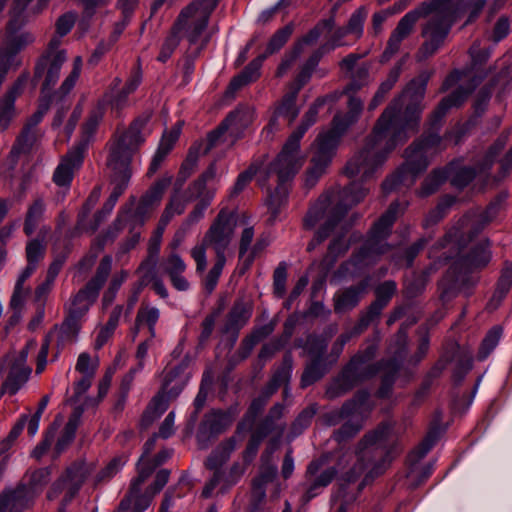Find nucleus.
I'll list each match as a JSON object with an SVG mask.
<instances>
[{"instance_id":"nucleus-1","label":"nucleus","mask_w":512,"mask_h":512,"mask_svg":"<svg viewBox=\"0 0 512 512\" xmlns=\"http://www.w3.org/2000/svg\"><path fill=\"white\" fill-rule=\"evenodd\" d=\"M430 77L431 72H421L390 101L365 137L363 146L348 160L345 166L348 176L361 175L362 182L370 180L389 155L417 133Z\"/></svg>"},{"instance_id":"nucleus-2","label":"nucleus","mask_w":512,"mask_h":512,"mask_svg":"<svg viewBox=\"0 0 512 512\" xmlns=\"http://www.w3.org/2000/svg\"><path fill=\"white\" fill-rule=\"evenodd\" d=\"M500 202L496 199L480 213H467L443 237L440 247H449L445 260L453 259V262L438 283L441 301L448 302L456 297L459 290L470 282L468 274L490 262L489 241L483 239L473 243V239L496 218Z\"/></svg>"},{"instance_id":"nucleus-3","label":"nucleus","mask_w":512,"mask_h":512,"mask_svg":"<svg viewBox=\"0 0 512 512\" xmlns=\"http://www.w3.org/2000/svg\"><path fill=\"white\" fill-rule=\"evenodd\" d=\"M429 17L422 25L421 36L424 39L415 54L418 62L432 57L444 45L454 23L452 0H426L415 9L407 12L391 32L381 62L389 61L400 49L403 40L414 31L420 18Z\"/></svg>"},{"instance_id":"nucleus-4","label":"nucleus","mask_w":512,"mask_h":512,"mask_svg":"<svg viewBox=\"0 0 512 512\" xmlns=\"http://www.w3.org/2000/svg\"><path fill=\"white\" fill-rule=\"evenodd\" d=\"M471 91L472 89L458 87L439 102L429 118L430 130L405 149V163L383 181L381 187L385 194L392 192L400 184L412 185L415 178L427 169L429 165L428 154L436 151L442 142V138L438 134L442 119L449 109L462 105Z\"/></svg>"},{"instance_id":"nucleus-5","label":"nucleus","mask_w":512,"mask_h":512,"mask_svg":"<svg viewBox=\"0 0 512 512\" xmlns=\"http://www.w3.org/2000/svg\"><path fill=\"white\" fill-rule=\"evenodd\" d=\"M368 192L369 188L365 187L362 182L354 181L341 190H332L320 195L307 211L303 219V227L311 230L320 220L325 219V222L308 243L307 250L310 252L324 242L348 210L362 201Z\"/></svg>"},{"instance_id":"nucleus-6","label":"nucleus","mask_w":512,"mask_h":512,"mask_svg":"<svg viewBox=\"0 0 512 512\" xmlns=\"http://www.w3.org/2000/svg\"><path fill=\"white\" fill-rule=\"evenodd\" d=\"M151 116V111L142 113L131 123L129 129L110 145L106 165L110 170L109 179L112 191L99 210L106 216L112 212L118 199L129 185L132 176L130 167L132 157L144 141L141 131L149 122Z\"/></svg>"},{"instance_id":"nucleus-7","label":"nucleus","mask_w":512,"mask_h":512,"mask_svg":"<svg viewBox=\"0 0 512 512\" xmlns=\"http://www.w3.org/2000/svg\"><path fill=\"white\" fill-rule=\"evenodd\" d=\"M304 133L295 129L284 143L282 150L272 161L264 173L259 176L258 183L264 187L272 176L277 177V186L272 191L268 189L266 204L270 217L268 221L274 223L278 218L282 206L286 203L289 189L287 183L291 181L302 166V159L299 158L300 141Z\"/></svg>"},{"instance_id":"nucleus-8","label":"nucleus","mask_w":512,"mask_h":512,"mask_svg":"<svg viewBox=\"0 0 512 512\" xmlns=\"http://www.w3.org/2000/svg\"><path fill=\"white\" fill-rule=\"evenodd\" d=\"M392 430L393 425L390 422H382L361 438L355 451L356 462L340 478L342 482L340 493L343 491L345 484L355 483L370 466L371 468L358 486L359 492L385 471L387 466L385 456L387 453L382 444L388 439Z\"/></svg>"},{"instance_id":"nucleus-9","label":"nucleus","mask_w":512,"mask_h":512,"mask_svg":"<svg viewBox=\"0 0 512 512\" xmlns=\"http://www.w3.org/2000/svg\"><path fill=\"white\" fill-rule=\"evenodd\" d=\"M398 209V202L390 204L387 211L370 229L364 244L339 266L337 270L339 277L355 278L360 276L366 269L376 264L382 255L391 250L392 247L386 242V239L397 218Z\"/></svg>"},{"instance_id":"nucleus-10","label":"nucleus","mask_w":512,"mask_h":512,"mask_svg":"<svg viewBox=\"0 0 512 512\" xmlns=\"http://www.w3.org/2000/svg\"><path fill=\"white\" fill-rule=\"evenodd\" d=\"M378 349L372 341L359 349L327 384L324 397L328 400L340 398L360 384L371 380L380 372L381 363L372 362Z\"/></svg>"},{"instance_id":"nucleus-11","label":"nucleus","mask_w":512,"mask_h":512,"mask_svg":"<svg viewBox=\"0 0 512 512\" xmlns=\"http://www.w3.org/2000/svg\"><path fill=\"white\" fill-rule=\"evenodd\" d=\"M235 229L234 214L226 208L221 209L205 232L201 243L191 249V257L196 263L197 273L202 274L206 269L207 249L214 251L216 258L226 259V253L232 244Z\"/></svg>"},{"instance_id":"nucleus-12","label":"nucleus","mask_w":512,"mask_h":512,"mask_svg":"<svg viewBox=\"0 0 512 512\" xmlns=\"http://www.w3.org/2000/svg\"><path fill=\"white\" fill-rule=\"evenodd\" d=\"M219 0H195L186 6L178 15L172 29L176 34L187 40L188 48L200 46L210 34H204L209 23L210 16L216 8Z\"/></svg>"},{"instance_id":"nucleus-13","label":"nucleus","mask_w":512,"mask_h":512,"mask_svg":"<svg viewBox=\"0 0 512 512\" xmlns=\"http://www.w3.org/2000/svg\"><path fill=\"white\" fill-rule=\"evenodd\" d=\"M112 263L113 259L110 255L102 257L91 279L64 305L65 313L80 319L86 315L98 299L99 293L112 271Z\"/></svg>"},{"instance_id":"nucleus-14","label":"nucleus","mask_w":512,"mask_h":512,"mask_svg":"<svg viewBox=\"0 0 512 512\" xmlns=\"http://www.w3.org/2000/svg\"><path fill=\"white\" fill-rule=\"evenodd\" d=\"M92 471V465L87 464L84 460L74 461L65 469L64 473L53 482L46 494L47 499L52 501L65 491L63 497L64 504H69L78 494Z\"/></svg>"},{"instance_id":"nucleus-15","label":"nucleus","mask_w":512,"mask_h":512,"mask_svg":"<svg viewBox=\"0 0 512 512\" xmlns=\"http://www.w3.org/2000/svg\"><path fill=\"white\" fill-rule=\"evenodd\" d=\"M170 478L169 469H160L153 482L143 491L142 486L133 489L130 484L129 489L123 499L120 501L115 512H144L152 503L154 497L166 486Z\"/></svg>"},{"instance_id":"nucleus-16","label":"nucleus","mask_w":512,"mask_h":512,"mask_svg":"<svg viewBox=\"0 0 512 512\" xmlns=\"http://www.w3.org/2000/svg\"><path fill=\"white\" fill-rule=\"evenodd\" d=\"M324 463V459H315L306 468L304 480L300 484V487L304 490L301 497L304 504L318 496L337 476L338 471L335 467H328L320 471Z\"/></svg>"},{"instance_id":"nucleus-17","label":"nucleus","mask_w":512,"mask_h":512,"mask_svg":"<svg viewBox=\"0 0 512 512\" xmlns=\"http://www.w3.org/2000/svg\"><path fill=\"white\" fill-rule=\"evenodd\" d=\"M508 136L501 135L497 140L490 146L483 161L476 167H461L451 175V185L458 189H463L468 186L477 174L486 173L492 167L495 159L502 152L507 144Z\"/></svg>"},{"instance_id":"nucleus-18","label":"nucleus","mask_w":512,"mask_h":512,"mask_svg":"<svg viewBox=\"0 0 512 512\" xmlns=\"http://www.w3.org/2000/svg\"><path fill=\"white\" fill-rule=\"evenodd\" d=\"M66 61L65 51L46 52L36 63L33 81L45 76L42 92L51 90L60 77V70Z\"/></svg>"},{"instance_id":"nucleus-19","label":"nucleus","mask_w":512,"mask_h":512,"mask_svg":"<svg viewBox=\"0 0 512 512\" xmlns=\"http://www.w3.org/2000/svg\"><path fill=\"white\" fill-rule=\"evenodd\" d=\"M252 312V303L243 298L237 299L233 303L221 328L222 334L229 337L231 347L235 345L241 329L249 322Z\"/></svg>"},{"instance_id":"nucleus-20","label":"nucleus","mask_w":512,"mask_h":512,"mask_svg":"<svg viewBox=\"0 0 512 512\" xmlns=\"http://www.w3.org/2000/svg\"><path fill=\"white\" fill-rule=\"evenodd\" d=\"M191 359L186 355L177 365L163 371L162 391L167 398L175 399L187 385L191 374L188 371Z\"/></svg>"},{"instance_id":"nucleus-21","label":"nucleus","mask_w":512,"mask_h":512,"mask_svg":"<svg viewBox=\"0 0 512 512\" xmlns=\"http://www.w3.org/2000/svg\"><path fill=\"white\" fill-rule=\"evenodd\" d=\"M172 177H163L157 180L141 197L133 217L141 225L150 216L152 211L160 204L165 190L171 184Z\"/></svg>"},{"instance_id":"nucleus-22","label":"nucleus","mask_w":512,"mask_h":512,"mask_svg":"<svg viewBox=\"0 0 512 512\" xmlns=\"http://www.w3.org/2000/svg\"><path fill=\"white\" fill-rule=\"evenodd\" d=\"M85 155V143L80 146H73L62 158L57 166L53 181L60 187H68L73 179L75 170L79 169L83 163Z\"/></svg>"},{"instance_id":"nucleus-23","label":"nucleus","mask_w":512,"mask_h":512,"mask_svg":"<svg viewBox=\"0 0 512 512\" xmlns=\"http://www.w3.org/2000/svg\"><path fill=\"white\" fill-rule=\"evenodd\" d=\"M187 265L183 258L175 251L163 257L159 264L162 275L167 276L171 285L178 291H187L190 287L189 281L183 275Z\"/></svg>"},{"instance_id":"nucleus-24","label":"nucleus","mask_w":512,"mask_h":512,"mask_svg":"<svg viewBox=\"0 0 512 512\" xmlns=\"http://www.w3.org/2000/svg\"><path fill=\"white\" fill-rule=\"evenodd\" d=\"M50 0H12L8 10V21L14 26L26 25L40 15Z\"/></svg>"},{"instance_id":"nucleus-25","label":"nucleus","mask_w":512,"mask_h":512,"mask_svg":"<svg viewBox=\"0 0 512 512\" xmlns=\"http://www.w3.org/2000/svg\"><path fill=\"white\" fill-rule=\"evenodd\" d=\"M370 393L366 389L358 390L352 398L346 400L339 409L323 415V422L327 426H336L344 419L357 414L367 403Z\"/></svg>"},{"instance_id":"nucleus-26","label":"nucleus","mask_w":512,"mask_h":512,"mask_svg":"<svg viewBox=\"0 0 512 512\" xmlns=\"http://www.w3.org/2000/svg\"><path fill=\"white\" fill-rule=\"evenodd\" d=\"M34 499L27 492L24 482L15 488H5L0 493V512H23L34 504Z\"/></svg>"},{"instance_id":"nucleus-27","label":"nucleus","mask_w":512,"mask_h":512,"mask_svg":"<svg viewBox=\"0 0 512 512\" xmlns=\"http://www.w3.org/2000/svg\"><path fill=\"white\" fill-rule=\"evenodd\" d=\"M367 288L368 279H364L356 285H351L335 293L333 297L335 313H346L357 307L367 293Z\"/></svg>"},{"instance_id":"nucleus-28","label":"nucleus","mask_w":512,"mask_h":512,"mask_svg":"<svg viewBox=\"0 0 512 512\" xmlns=\"http://www.w3.org/2000/svg\"><path fill=\"white\" fill-rule=\"evenodd\" d=\"M27 81L22 75L13 83L0 100V129L5 130L15 116V100L21 94Z\"/></svg>"},{"instance_id":"nucleus-29","label":"nucleus","mask_w":512,"mask_h":512,"mask_svg":"<svg viewBox=\"0 0 512 512\" xmlns=\"http://www.w3.org/2000/svg\"><path fill=\"white\" fill-rule=\"evenodd\" d=\"M41 138L42 133L40 130H30L22 127L9 153L8 158L10 162L15 165L20 155L31 153L37 147Z\"/></svg>"},{"instance_id":"nucleus-30","label":"nucleus","mask_w":512,"mask_h":512,"mask_svg":"<svg viewBox=\"0 0 512 512\" xmlns=\"http://www.w3.org/2000/svg\"><path fill=\"white\" fill-rule=\"evenodd\" d=\"M343 135L344 133H340L338 129H335L334 124H332L330 130L320 133L317 136L315 140L316 151L313 157L323 161V163L330 164L340 138Z\"/></svg>"},{"instance_id":"nucleus-31","label":"nucleus","mask_w":512,"mask_h":512,"mask_svg":"<svg viewBox=\"0 0 512 512\" xmlns=\"http://www.w3.org/2000/svg\"><path fill=\"white\" fill-rule=\"evenodd\" d=\"M233 420L234 416L231 412L215 410L207 413L199 426L198 436L201 434L219 435L232 425Z\"/></svg>"},{"instance_id":"nucleus-32","label":"nucleus","mask_w":512,"mask_h":512,"mask_svg":"<svg viewBox=\"0 0 512 512\" xmlns=\"http://www.w3.org/2000/svg\"><path fill=\"white\" fill-rule=\"evenodd\" d=\"M380 371H383L381 376L380 387L376 392V397L380 399H387L391 396L397 374L401 368L400 360L391 358L387 360H380Z\"/></svg>"},{"instance_id":"nucleus-33","label":"nucleus","mask_w":512,"mask_h":512,"mask_svg":"<svg viewBox=\"0 0 512 512\" xmlns=\"http://www.w3.org/2000/svg\"><path fill=\"white\" fill-rule=\"evenodd\" d=\"M364 108L363 101L357 96H351L347 101V112L334 115L332 124L340 133H345L360 118Z\"/></svg>"},{"instance_id":"nucleus-34","label":"nucleus","mask_w":512,"mask_h":512,"mask_svg":"<svg viewBox=\"0 0 512 512\" xmlns=\"http://www.w3.org/2000/svg\"><path fill=\"white\" fill-rule=\"evenodd\" d=\"M266 58L267 54H261L253 59L241 73L232 78L227 93L234 94L245 85L256 81L260 77V69Z\"/></svg>"},{"instance_id":"nucleus-35","label":"nucleus","mask_w":512,"mask_h":512,"mask_svg":"<svg viewBox=\"0 0 512 512\" xmlns=\"http://www.w3.org/2000/svg\"><path fill=\"white\" fill-rule=\"evenodd\" d=\"M326 54V46H320L316 49L306 60V62L300 67L298 74L294 81L290 85V89L299 92L304 85H306L318 66L321 58Z\"/></svg>"},{"instance_id":"nucleus-36","label":"nucleus","mask_w":512,"mask_h":512,"mask_svg":"<svg viewBox=\"0 0 512 512\" xmlns=\"http://www.w3.org/2000/svg\"><path fill=\"white\" fill-rule=\"evenodd\" d=\"M52 469L50 467H42L26 472L24 485L27 492L35 500L47 486L51 480Z\"/></svg>"},{"instance_id":"nucleus-37","label":"nucleus","mask_w":512,"mask_h":512,"mask_svg":"<svg viewBox=\"0 0 512 512\" xmlns=\"http://www.w3.org/2000/svg\"><path fill=\"white\" fill-rule=\"evenodd\" d=\"M82 413L83 409L81 407H77L69 416L68 421L65 424L61 435L55 444V452L57 455L63 453L74 441L76 431L81 421Z\"/></svg>"},{"instance_id":"nucleus-38","label":"nucleus","mask_w":512,"mask_h":512,"mask_svg":"<svg viewBox=\"0 0 512 512\" xmlns=\"http://www.w3.org/2000/svg\"><path fill=\"white\" fill-rule=\"evenodd\" d=\"M285 406L282 403H275L268 411L266 416L258 423L256 429L268 436L272 432H277L279 436L283 434L286 429L284 423L278 421L284 416Z\"/></svg>"},{"instance_id":"nucleus-39","label":"nucleus","mask_w":512,"mask_h":512,"mask_svg":"<svg viewBox=\"0 0 512 512\" xmlns=\"http://www.w3.org/2000/svg\"><path fill=\"white\" fill-rule=\"evenodd\" d=\"M512 286V262H506L501 270L500 277L496 284V289L487 304V308L491 311L497 309L502 300L508 294Z\"/></svg>"},{"instance_id":"nucleus-40","label":"nucleus","mask_w":512,"mask_h":512,"mask_svg":"<svg viewBox=\"0 0 512 512\" xmlns=\"http://www.w3.org/2000/svg\"><path fill=\"white\" fill-rule=\"evenodd\" d=\"M254 119V108L247 105H239L231 111L223 122L234 133L247 128Z\"/></svg>"},{"instance_id":"nucleus-41","label":"nucleus","mask_w":512,"mask_h":512,"mask_svg":"<svg viewBox=\"0 0 512 512\" xmlns=\"http://www.w3.org/2000/svg\"><path fill=\"white\" fill-rule=\"evenodd\" d=\"M167 394L162 389L152 398L147 408L145 409L142 418L141 425L144 428L149 427L156 419H158L168 408L169 398H166Z\"/></svg>"},{"instance_id":"nucleus-42","label":"nucleus","mask_w":512,"mask_h":512,"mask_svg":"<svg viewBox=\"0 0 512 512\" xmlns=\"http://www.w3.org/2000/svg\"><path fill=\"white\" fill-rule=\"evenodd\" d=\"M330 366L326 361H319L318 359H311L303 370L300 379V387L305 389L312 384L322 379L330 370Z\"/></svg>"},{"instance_id":"nucleus-43","label":"nucleus","mask_w":512,"mask_h":512,"mask_svg":"<svg viewBox=\"0 0 512 512\" xmlns=\"http://www.w3.org/2000/svg\"><path fill=\"white\" fill-rule=\"evenodd\" d=\"M81 320L73 315L65 313V318L58 330L57 346L63 347L67 343L76 341L81 328Z\"/></svg>"},{"instance_id":"nucleus-44","label":"nucleus","mask_w":512,"mask_h":512,"mask_svg":"<svg viewBox=\"0 0 512 512\" xmlns=\"http://www.w3.org/2000/svg\"><path fill=\"white\" fill-rule=\"evenodd\" d=\"M45 210L46 204L42 197L35 198L29 205L23 227V231L27 236H31L35 232L43 218Z\"/></svg>"},{"instance_id":"nucleus-45","label":"nucleus","mask_w":512,"mask_h":512,"mask_svg":"<svg viewBox=\"0 0 512 512\" xmlns=\"http://www.w3.org/2000/svg\"><path fill=\"white\" fill-rule=\"evenodd\" d=\"M31 367H20L13 364L9 365L5 379V388L10 390V395H15L28 381L31 375Z\"/></svg>"},{"instance_id":"nucleus-46","label":"nucleus","mask_w":512,"mask_h":512,"mask_svg":"<svg viewBox=\"0 0 512 512\" xmlns=\"http://www.w3.org/2000/svg\"><path fill=\"white\" fill-rule=\"evenodd\" d=\"M401 66L397 65L392 68L386 78L378 87L376 93L368 104V110L374 111L384 100L389 91L394 87L399 79Z\"/></svg>"},{"instance_id":"nucleus-47","label":"nucleus","mask_w":512,"mask_h":512,"mask_svg":"<svg viewBox=\"0 0 512 512\" xmlns=\"http://www.w3.org/2000/svg\"><path fill=\"white\" fill-rule=\"evenodd\" d=\"M201 149V143L195 144L192 147H190L187 156L183 163L181 164V167L179 169L177 179H176V186L178 189H180L183 184L186 182V180L193 174L197 167V163L199 160V153Z\"/></svg>"},{"instance_id":"nucleus-48","label":"nucleus","mask_w":512,"mask_h":512,"mask_svg":"<svg viewBox=\"0 0 512 512\" xmlns=\"http://www.w3.org/2000/svg\"><path fill=\"white\" fill-rule=\"evenodd\" d=\"M349 249V244L342 236L334 238L327 249V253L321 260V267L325 272H328L336 263L337 259L344 255Z\"/></svg>"},{"instance_id":"nucleus-49","label":"nucleus","mask_w":512,"mask_h":512,"mask_svg":"<svg viewBox=\"0 0 512 512\" xmlns=\"http://www.w3.org/2000/svg\"><path fill=\"white\" fill-rule=\"evenodd\" d=\"M298 93L299 92L290 89V91L283 96L279 106L275 110L276 115L287 119L289 125L295 121L300 112V109L296 105Z\"/></svg>"},{"instance_id":"nucleus-50","label":"nucleus","mask_w":512,"mask_h":512,"mask_svg":"<svg viewBox=\"0 0 512 512\" xmlns=\"http://www.w3.org/2000/svg\"><path fill=\"white\" fill-rule=\"evenodd\" d=\"M293 370V357L291 352H286L280 365L275 369L270 381L277 385L288 386L291 380Z\"/></svg>"},{"instance_id":"nucleus-51","label":"nucleus","mask_w":512,"mask_h":512,"mask_svg":"<svg viewBox=\"0 0 512 512\" xmlns=\"http://www.w3.org/2000/svg\"><path fill=\"white\" fill-rule=\"evenodd\" d=\"M335 27V22L333 17H329L327 19L320 20L312 29H310L302 38H300L294 44H300L301 50L304 51L305 45H312L318 41L321 37L322 33L327 30L331 31Z\"/></svg>"},{"instance_id":"nucleus-52","label":"nucleus","mask_w":512,"mask_h":512,"mask_svg":"<svg viewBox=\"0 0 512 512\" xmlns=\"http://www.w3.org/2000/svg\"><path fill=\"white\" fill-rule=\"evenodd\" d=\"M160 317V311L156 307L152 306H144L138 309L136 315V326L141 327V325H146L149 330L150 338L155 337V326Z\"/></svg>"},{"instance_id":"nucleus-53","label":"nucleus","mask_w":512,"mask_h":512,"mask_svg":"<svg viewBox=\"0 0 512 512\" xmlns=\"http://www.w3.org/2000/svg\"><path fill=\"white\" fill-rule=\"evenodd\" d=\"M450 171L446 169H435L431 174L424 180L420 188L419 194L422 197L429 196L435 193L439 187L449 177Z\"/></svg>"},{"instance_id":"nucleus-54","label":"nucleus","mask_w":512,"mask_h":512,"mask_svg":"<svg viewBox=\"0 0 512 512\" xmlns=\"http://www.w3.org/2000/svg\"><path fill=\"white\" fill-rule=\"evenodd\" d=\"M103 118V112L101 109H95L90 112L88 118L82 125V137L79 142L76 143L75 146H80L85 143V152L87 151L88 145L96 132L99 123Z\"/></svg>"},{"instance_id":"nucleus-55","label":"nucleus","mask_w":512,"mask_h":512,"mask_svg":"<svg viewBox=\"0 0 512 512\" xmlns=\"http://www.w3.org/2000/svg\"><path fill=\"white\" fill-rule=\"evenodd\" d=\"M267 401L262 399L261 397L257 396L254 398L245 415L243 420L237 425V432H242L244 430H250L258 417L259 414L264 410L265 406L267 405Z\"/></svg>"},{"instance_id":"nucleus-56","label":"nucleus","mask_w":512,"mask_h":512,"mask_svg":"<svg viewBox=\"0 0 512 512\" xmlns=\"http://www.w3.org/2000/svg\"><path fill=\"white\" fill-rule=\"evenodd\" d=\"M294 30V25L289 23L278 29L270 38L264 54L272 55L278 52L289 40Z\"/></svg>"},{"instance_id":"nucleus-57","label":"nucleus","mask_w":512,"mask_h":512,"mask_svg":"<svg viewBox=\"0 0 512 512\" xmlns=\"http://www.w3.org/2000/svg\"><path fill=\"white\" fill-rule=\"evenodd\" d=\"M161 246V236L160 234H156L150 238L147 248V256L140 263L139 267L136 270V273H140L145 271L146 269L155 268L158 263L159 252Z\"/></svg>"},{"instance_id":"nucleus-58","label":"nucleus","mask_w":512,"mask_h":512,"mask_svg":"<svg viewBox=\"0 0 512 512\" xmlns=\"http://www.w3.org/2000/svg\"><path fill=\"white\" fill-rule=\"evenodd\" d=\"M317 404L313 403L308 407L304 408L295 418L291 424V433L293 436L300 435L305 429H307L314 416L317 413Z\"/></svg>"},{"instance_id":"nucleus-59","label":"nucleus","mask_w":512,"mask_h":512,"mask_svg":"<svg viewBox=\"0 0 512 512\" xmlns=\"http://www.w3.org/2000/svg\"><path fill=\"white\" fill-rule=\"evenodd\" d=\"M328 166L329 163H323V161L312 157L310 160V165L307 168L304 176L305 188H313L319 179L324 175Z\"/></svg>"},{"instance_id":"nucleus-60","label":"nucleus","mask_w":512,"mask_h":512,"mask_svg":"<svg viewBox=\"0 0 512 512\" xmlns=\"http://www.w3.org/2000/svg\"><path fill=\"white\" fill-rule=\"evenodd\" d=\"M139 274H141L139 280L140 288L148 285L149 283H152V288L157 295H159L163 299L168 298V290L163 281L158 277L157 273L155 272V268L146 269L145 271L140 272Z\"/></svg>"},{"instance_id":"nucleus-61","label":"nucleus","mask_w":512,"mask_h":512,"mask_svg":"<svg viewBox=\"0 0 512 512\" xmlns=\"http://www.w3.org/2000/svg\"><path fill=\"white\" fill-rule=\"evenodd\" d=\"M501 334H502V328L500 326H494L487 332V334L485 335V337L482 340L481 345L479 347V351H478V355H477L479 360H484L489 356V354L497 346V344L500 340Z\"/></svg>"},{"instance_id":"nucleus-62","label":"nucleus","mask_w":512,"mask_h":512,"mask_svg":"<svg viewBox=\"0 0 512 512\" xmlns=\"http://www.w3.org/2000/svg\"><path fill=\"white\" fill-rule=\"evenodd\" d=\"M328 346V341L317 335H309L306 339L304 348L311 359H318L319 361H325L324 354Z\"/></svg>"},{"instance_id":"nucleus-63","label":"nucleus","mask_w":512,"mask_h":512,"mask_svg":"<svg viewBox=\"0 0 512 512\" xmlns=\"http://www.w3.org/2000/svg\"><path fill=\"white\" fill-rule=\"evenodd\" d=\"M363 428V419L348 420L339 429L334 431L333 438L336 442L342 443L355 437Z\"/></svg>"},{"instance_id":"nucleus-64","label":"nucleus","mask_w":512,"mask_h":512,"mask_svg":"<svg viewBox=\"0 0 512 512\" xmlns=\"http://www.w3.org/2000/svg\"><path fill=\"white\" fill-rule=\"evenodd\" d=\"M27 263L35 267L44 259L46 253V244L38 238L30 240L26 245Z\"/></svg>"}]
</instances>
